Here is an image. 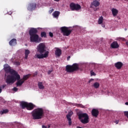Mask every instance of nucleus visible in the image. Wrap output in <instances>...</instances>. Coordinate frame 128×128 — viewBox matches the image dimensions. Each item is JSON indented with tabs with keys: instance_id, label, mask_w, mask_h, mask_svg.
<instances>
[{
	"instance_id": "obj_1",
	"label": "nucleus",
	"mask_w": 128,
	"mask_h": 128,
	"mask_svg": "<svg viewBox=\"0 0 128 128\" xmlns=\"http://www.w3.org/2000/svg\"><path fill=\"white\" fill-rule=\"evenodd\" d=\"M38 34V30L36 28H31L29 30L30 42L38 44L42 42V38H40Z\"/></svg>"
},
{
	"instance_id": "obj_2",
	"label": "nucleus",
	"mask_w": 128,
	"mask_h": 128,
	"mask_svg": "<svg viewBox=\"0 0 128 128\" xmlns=\"http://www.w3.org/2000/svg\"><path fill=\"white\" fill-rule=\"evenodd\" d=\"M33 120H40L44 116V109L37 108L34 109L32 112Z\"/></svg>"
},
{
	"instance_id": "obj_3",
	"label": "nucleus",
	"mask_w": 128,
	"mask_h": 128,
	"mask_svg": "<svg viewBox=\"0 0 128 128\" xmlns=\"http://www.w3.org/2000/svg\"><path fill=\"white\" fill-rule=\"evenodd\" d=\"M78 118L80 122L84 124H88L90 122V117L88 116V114L86 113L79 114H78Z\"/></svg>"
},
{
	"instance_id": "obj_4",
	"label": "nucleus",
	"mask_w": 128,
	"mask_h": 128,
	"mask_svg": "<svg viewBox=\"0 0 128 128\" xmlns=\"http://www.w3.org/2000/svg\"><path fill=\"white\" fill-rule=\"evenodd\" d=\"M20 106L22 110H24L26 108L28 110H32L36 108V105L32 103H28L24 102H22L20 103Z\"/></svg>"
},
{
	"instance_id": "obj_5",
	"label": "nucleus",
	"mask_w": 128,
	"mask_h": 128,
	"mask_svg": "<svg viewBox=\"0 0 128 128\" xmlns=\"http://www.w3.org/2000/svg\"><path fill=\"white\" fill-rule=\"evenodd\" d=\"M79 66L76 63L74 64L72 66L67 65L66 67V70L67 72H74L78 70Z\"/></svg>"
},
{
	"instance_id": "obj_6",
	"label": "nucleus",
	"mask_w": 128,
	"mask_h": 128,
	"mask_svg": "<svg viewBox=\"0 0 128 128\" xmlns=\"http://www.w3.org/2000/svg\"><path fill=\"white\" fill-rule=\"evenodd\" d=\"M60 30L61 32H62L65 36H68L72 34V30H70L66 26L61 27Z\"/></svg>"
},
{
	"instance_id": "obj_7",
	"label": "nucleus",
	"mask_w": 128,
	"mask_h": 128,
	"mask_svg": "<svg viewBox=\"0 0 128 128\" xmlns=\"http://www.w3.org/2000/svg\"><path fill=\"white\" fill-rule=\"evenodd\" d=\"M70 8L72 10H80L82 8L80 5L78 4H74V2H72L70 4Z\"/></svg>"
},
{
	"instance_id": "obj_8",
	"label": "nucleus",
	"mask_w": 128,
	"mask_h": 128,
	"mask_svg": "<svg viewBox=\"0 0 128 128\" xmlns=\"http://www.w3.org/2000/svg\"><path fill=\"white\" fill-rule=\"evenodd\" d=\"M11 76H12V78L14 80V81L16 82V80H20V76L18 74V73L16 70L12 72L11 74Z\"/></svg>"
},
{
	"instance_id": "obj_9",
	"label": "nucleus",
	"mask_w": 128,
	"mask_h": 128,
	"mask_svg": "<svg viewBox=\"0 0 128 128\" xmlns=\"http://www.w3.org/2000/svg\"><path fill=\"white\" fill-rule=\"evenodd\" d=\"M6 82L8 84H14L15 81L12 75H8L6 76Z\"/></svg>"
},
{
	"instance_id": "obj_10",
	"label": "nucleus",
	"mask_w": 128,
	"mask_h": 128,
	"mask_svg": "<svg viewBox=\"0 0 128 128\" xmlns=\"http://www.w3.org/2000/svg\"><path fill=\"white\" fill-rule=\"evenodd\" d=\"M38 48V50L40 54H44V51L46 50H44V48H46V45H44V43L39 44Z\"/></svg>"
},
{
	"instance_id": "obj_11",
	"label": "nucleus",
	"mask_w": 128,
	"mask_h": 128,
	"mask_svg": "<svg viewBox=\"0 0 128 128\" xmlns=\"http://www.w3.org/2000/svg\"><path fill=\"white\" fill-rule=\"evenodd\" d=\"M4 70L6 72V74H12V72H14V70H12L10 68V66L8 65V64H5L4 66Z\"/></svg>"
},
{
	"instance_id": "obj_12",
	"label": "nucleus",
	"mask_w": 128,
	"mask_h": 128,
	"mask_svg": "<svg viewBox=\"0 0 128 128\" xmlns=\"http://www.w3.org/2000/svg\"><path fill=\"white\" fill-rule=\"evenodd\" d=\"M36 4L30 3L28 4L27 9L29 12H32V10H36Z\"/></svg>"
},
{
	"instance_id": "obj_13",
	"label": "nucleus",
	"mask_w": 128,
	"mask_h": 128,
	"mask_svg": "<svg viewBox=\"0 0 128 128\" xmlns=\"http://www.w3.org/2000/svg\"><path fill=\"white\" fill-rule=\"evenodd\" d=\"M74 114V112L72 111H70L68 112V114L66 115V118L68 122V125L72 126V116Z\"/></svg>"
},
{
	"instance_id": "obj_14",
	"label": "nucleus",
	"mask_w": 128,
	"mask_h": 128,
	"mask_svg": "<svg viewBox=\"0 0 128 128\" xmlns=\"http://www.w3.org/2000/svg\"><path fill=\"white\" fill-rule=\"evenodd\" d=\"M124 66V64L122 62H117L114 64V66L117 68V70H120L122 68V66Z\"/></svg>"
},
{
	"instance_id": "obj_15",
	"label": "nucleus",
	"mask_w": 128,
	"mask_h": 128,
	"mask_svg": "<svg viewBox=\"0 0 128 128\" xmlns=\"http://www.w3.org/2000/svg\"><path fill=\"white\" fill-rule=\"evenodd\" d=\"M98 114H100V112H98V110L96 109H93L92 110V116H94L95 118H98Z\"/></svg>"
},
{
	"instance_id": "obj_16",
	"label": "nucleus",
	"mask_w": 128,
	"mask_h": 128,
	"mask_svg": "<svg viewBox=\"0 0 128 128\" xmlns=\"http://www.w3.org/2000/svg\"><path fill=\"white\" fill-rule=\"evenodd\" d=\"M100 0H93V2H92V6L95 8L100 6Z\"/></svg>"
},
{
	"instance_id": "obj_17",
	"label": "nucleus",
	"mask_w": 128,
	"mask_h": 128,
	"mask_svg": "<svg viewBox=\"0 0 128 128\" xmlns=\"http://www.w3.org/2000/svg\"><path fill=\"white\" fill-rule=\"evenodd\" d=\"M111 12H112V14L113 16H114V18L116 16H118V10L116 8H112L111 10Z\"/></svg>"
},
{
	"instance_id": "obj_18",
	"label": "nucleus",
	"mask_w": 128,
	"mask_h": 128,
	"mask_svg": "<svg viewBox=\"0 0 128 128\" xmlns=\"http://www.w3.org/2000/svg\"><path fill=\"white\" fill-rule=\"evenodd\" d=\"M9 44L12 46H14L16 45V38L12 39L10 42Z\"/></svg>"
},
{
	"instance_id": "obj_19",
	"label": "nucleus",
	"mask_w": 128,
	"mask_h": 128,
	"mask_svg": "<svg viewBox=\"0 0 128 128\" xmlns=\"http://www.w3.org/2000/svg\"><path fill=\"white\" fill-rule=\"evenodd\" d=\"M110 46L112 48H118L120 46L116 42H114L111 44Z\"/></svg>"
},
{
	"instance_id": "obj_20",
	"label": "nucleus",
	"mask_w": 128,
	"mask_h": 128,
	"mask_svg": "<svg viewBox=\"0 0 128 128\" xmlns=\"http://www.w3.org/2000/svg\"><path fill=\"white\" fill-rule=\"evenodd\" d=\"M18 82H16V86H21L22 84L24 82V80H22V79H20L19 80H17Z\"/></svg>"
},
{
	"instance_id": "obj_21",
	"label": "nucleus",
	"mask_w": 128,
	"mask_h": 128,
	"mask_svg": "<svg viewBox=\"0 0 128 128\" xmlns=\"http://www.w3.org/2000/svg\"><path fill=\"white\" fill-rule=\"evenodd\" d=\"M55 54L57 56H60V54H62V50L60 48H58L55 52Z\"/></svg>"
},
{
	"instance_id": "obj_22",
	"label": "nucleus",
	"mask_w": 128,
	"mask_h": 128,
	"mask_svg": "<svg viewBox=\"0 0 128 128\" xmlns=\"http://www.w3.org/2000/svg\"><path fill=\"white\" fill-rule=\"evenodd\" d=\"M30 54V52L28 50H25V52H24V54H25V57L24 58L25 60L28 59V54Z\"/></svg>"
},
{
	"instance_id": "obj_23",
	"label": "nucleus",
	"mask_w": 128,
	"mask_h": 128,
	"mask_svg": "<svg viewBox=\"0 0 128 128\" xmlns=\"http://www.w3.org/2000/svg\"><path fill=\"white\" fill-rule=\"evenodd\" d=\"M38 88L40 90H44V86L42 82H38Z\"/></svg>"
},
{
	"instance_id": "obj_24",
	"label": "nucleus",
	"mask_w": 128,
	"mask_h": 128,
	"mask_svg": "<svg viewBox=\"0 0 128 128\" xmlns=\"http://www.w3.org/2000/svg\"><path fill=\"white\" fill-rule=\"evenodd\" d=\"M60 12L55 11L53 13L52 16H53L54 18H58V16H60Z\"/></svg>"
},
{
	"instance_id": "obj_25",
	"label": "nucleus",
	"mask_w": 128,
	"mask_h": 128,
	"mask_svg": "<svg viewBox=\"0 0 128 128\" xmlns=\"http://www.w3.org/2000/svg\"><path fill=\"white\" fill-rule=\"evenodd\" d=\"M9 110L8 109L3 110H2L0 111V114H8Z\"/></svg>"
},
{
	"instance_id": "obj_26",
	"label": "nucleus",
	"mask_w": 128,
	"mask_h": 128,
	"mask_svg": "<svg viewBox=\"0 0 128 128\" xmlns=\"http://www.w3.org/2000/svg\"><path fill=\"white\" fill-rule=\"evenodd\" d=\"M36 58H44V56H42V54H36L35 55Z\"/></svg>"
},
{
	"instance_id": "obj_27",
	"label": "nucleus",
	"mask_w": 128,
	"mask_h": 128,
	"mask_svg": "<svg viewBox=\"0 0 128 128\" xmlns=\"http://www.w3.org/2000/svg\"><path fill=\"white\" fill-rule=\"evenodd\" d=\"M30 74H27V75H25L23 76L22 80H28V78H30Z\"/></svg>"
},
{
	"instance_id": "obj_28",
	"label": "nucleus",
	"mask_w": 128,
	"mask_h": 128,
	"mask_svg": "<svg viewBox=\"0 0 128 128\" xmlns=\"http://www.w3.org/2000/svg\"><path fill=\"white\" fill-rule=\"evenodd\" d=\"M93 86L95 88H100V83L96 82L93 84Z\"/></svg>"
},
{
	"instance_id": "obj_29",
	"label": "nucleus",
	"mask_w": 128,
	"mask_h": 128,
	"mask_svg": "<svg viewBox=\"0 0 128 128\" xmlns=\"http://www.w3.org/2000/svg\"><path fill=\"white\" fill-rule=\"evenodd\" d=\"M40 36L41 38H46V32H41Z\"/></svg>"
},
{
	"instance_id": "obj_30",
	"label": "nucleus",
	"mask_w": 128,
	"mask_h": 128,
	"mask_svg": "<svg viewBox=\"0 0 128 128\" xmlns=\"http://www.w3.org/2000/svg\"><path fill=\"white\" fill-rule=\"evenodd\" d=\"M103 20H104V18H102V16H100V18L98 19V24H102Z\"/></svg>"
},
{
	"instance_id": "obj_31",
	"label": "nucleus",
	"mask_w": 128,
	"mask_h": 128,
	"mask_svg": "<svg viewBox=\"0 0 128 128\" xmlns=\"http://www.w3.org/2000/svg\"><path fill=\"white\" fill-rule=\"evenodd\" d=\"M43 58H48V51H46L44 54H42Z\"/></svg>"
},
{
	"instance_id": "obj_32",
	"label": "nucleus",
	"mask_w": 128,
	"mask_h": 128,
	"mask_svg": "<svg viewBox=\"0 0 128 128\" xmlns=\"http://www.w3.org/2000/svg\"><path fill=\"white\" fill-rule=\"evenodd\" d=\"M12 90H14V92H18V88L16 87H14L12 89Z\"/></svg>"
},
{
	"instance_id": "obj_33",
	"label": "nucleus",
	"mask_w": 128,
	"mask_h": 128,
	"mask_svg": "<svg viewBox=\"0 0 128 128\" xmlns=\"http://www.w3.org/2000/svg\"><path fill=\"white\" fill-rule=\"evenodd\" d=\"M124 114L128 118V111H126L124 112Z\"/></svg>"
},
{
	"instance_id": "obj_34",
	"label": "nucleus",
	"mask_w": 128,
	"mask_h": 128,
	"mask_svg": "<svg viewBox=\"0 0 128 128\" xmlns=\"http://www.w3.org/2000/svg\"><path fill=\"white\" fill-rule=\"evenodd\" d=\"M49 36H50V38H52L54 36V34L52 32H49Z\"/></svg>"
},
{
	"instance_id": "obj_35",
	"label": "nucleus",
	"mask_w": 128,
	"mask_h": 128,
	"mask_svg": "<svg viewBox=\"0 0 128 128\" xmlns=\"http://www.w3.org/2000/svg\"><path fill=\"white\" fill-rule=\"evenodd\" d=\"M54 12V9H51L49 10L48 12L49 14H52V12Z\"/></svg>"
},
{
	"instance_id": "obj_36",
	"label": "nucleus",
	"mask_w": 128,
	"mask_h": 128,
	"mask_svg": "<svg viewBox=\"0 0 128 128\" xmlns=\"http://www.w3.org/2000/svg\"><path fill=\"white\" fill-rule=\"evenodd\" d=\"M52 70H48V74H52Z\"/></svg>"
},
{
	"instance_id": "obj_37",
	"label": "nucleus",
	"mask_w": 128,
	"mask_h": 128,
	"mask_svg": "<svg viewBox=\"0 0 128 128\" xmlns=\"http://www.w3.org/2000/svg\"><path fill=\"white\" fill-rule=\"evenodd\" d=\"M91 76H96V73L94 72H91Z\"/></svg>"
},
{
	"instance_id": "obj_38",
	"label": "nucleus",
	"mask_w": 128,
	"mask_h": 128,
	"mask_svg": "<svg viewBox=\"0 0 128 128\" xmlns=\"http://www.w3.org/2000/svg\"><path fill=\"white\" fill-rule=\"evenodd\" d=\"M118 122H120L118 120H116L114 121V122L116 124H118Z\"/></svg>"
},
{
	"instance_id": "obj_39",
	"label": "nucleus",
	"mask_w": 128,
	"mask_h": 128,
	"mask_svg": "<svg viewBox=\"0 0 128 128\" xmlns=\"http://www.w3.org/2000/svg\"><path fill=\"white\" fill-rule=\"evenodd\" d=\"M5 86H6V84H4L1 86L2 88H4Z\"/></svg>"
},
{
	"instance_id": "obj_40",
	"label": "nucleus",
	"mask_w": 128,
	"mask_h": 128,
	"mask_svg": "<svg viewBox=\"0 0 128 128\" xmlns=\"http://www.w3.org/2000/svg\"><path fill=\"white\" fill-rule=\"evenodd\" d=\"M42 128H48V127H46V126L44 125H42Z\"/></svg>"
},
{
	"instance_id": "obj_41",
	"label": "nucleus",
	"mask_w": 128,
	"mask_h": 128,
	"mask_svg": "<svg viewBox=\"0 0 128 128\" xmlns=\"http://www.w3.org/2000/svg\"><path fill=\"white\" fill-rule=\"evenodd\" d=\"M16 64H17V66H20V62H16Z\"/></svg>"
},
{
	"instance_id": "obj_42",
	"label": "nucleus",
	"mask_w": 128,
	"mask_h": 128,
	"mask_svg": "<svg viewBox=\"0 0 128 128\" xmlns=\"http://www.w3.org/2000/svg\"><path fill=\"white\" fill-rule=\"evenodd\" d=\"M70 56H68L67 58V60H70Z\"/></svg>"
},
{
	"instance_id": "obj_43",
	"label": "nucleus",
	"mask_w": 128,
	"mask_h": 128,
	"mask_svg": "<svg viewBox=\"0 0 128 128\" xmlns=\"http://www.w3.org/2000/svg\"><path fill=\"white\" fill-rule=\"evenodd\" d=\"M78 106H80V108H82L84 106L82 104H78Z\"/></svg>"
},
{
	"instance_id": "obj_44",
	"label": "nucleus",
	"mask_w": 128,
	"mask_h": 128,
	"mask_svg": "<svg viewBox=\"0 0 128 128\" xmlns=\"http://www.w3.org/2000/svg\"><path fill=\"white\" fill-rule=\"evenodd\" d=\"M2 87H0V94L2 92Z\"/></svg>"
},
{
	"instance_id": "obj_45",
	"label": "nucleus",
	"mask_w": 128,
	"mask_h": 128,
	"mask_svg": "<svg viewBox=\"0 0 128 128\" xmlns=\"http://www.w3.org/2000/svg\"><path fill=\"white\" fill-rule=\"evenodd\" d=\"M12 12H8V14H12Z\"/></svg>"
},
{
	"instance_id": "obj_46",
	"label": "nucleus",
	"mask_w": 128,
	"mask_h": 128,
	"mask_svg": "<svg viewBox=\"0 0 128 128\" xmlns=\"http://www.w3.org/2000/svg\"><path fill=\"white\" fill-rule=\"evenodd\" d=\"M92 80H94L93 79H91L90 80H89V83L90 82H92Z\"/></svg>"
},
{
	"instance_id": "obj_47",
	"label": "nucleus",
	"mask_w": 128,
	"mask_h": 128,
	"mask_svg": "<svg viewBox=\"0 0 128 128\" xmlns=\"http://www.w3.org/2000/svg\"><path fill=\"white\" fill-rule=\"evenodd\" d=\"M125 104H126V106H128V102H126L125 103Z\"/></svg>"
},
{
	"instance_id": "obj_48",
	"label": "nucleus",
	"mask_w": 128,
	"mask_h": 128,
	"mask_svg": "<svg viewBox=\"0 0 128 128\" xmlns=\"http://www.w3.org/2000/svg\"><path fill=\"white\" fill-rule=\"evenodd\" d=\"M54 0V2H59L60 0Z\"/></svg>"
},
{
	"instance_id": "obj_49",
	"label": "nucleus",
	"mask_w": 128,
	"mask_h": 128,
	"mask_svg": "<svg viewBox=\"0 0 128 128\" xmlns=\"http://www.w3.org/2000/svg\"><path fill=\"white\" fill-rule=\"evenodd\" d=\"M34 74H35V76H36V74H38V72H36L34 73Z\"/></svg>"
},
{
	"instance_id": "obj_50",
	"label": "nucleus",
	"mask_w": 128,
	"mask_h": 128,
	"mask_svg": "<svg viewBox=\"0 0 128 128\" xmlns=\"http://www.w3.org/2000/svg\"><path fill=\"white\" fill-rule=\"evenodd\" d=\"M125 0L126 2H128V0Z\"/></svg>"
},
{
	"instance_id": "obj_51",
	"label": "nucleus",
	"mask_w": 128,
	"mask_h": 128,
	"mask_svg": "<svg viewBox=\"0 0 128 128\" xmlns=\"http://www.w3.org/2000/svg\"><path fill=\"white\" fill-rule=\"evenodd\" d=\"M48 128H50V126H48Z\"/></svg>"
},
{
	"instance_id": "obj_52",
	"label": "nucleus",
	"mask_w": 128,
	"mask_h": 128,
	"mask_svg": "<svg viewBox=\"0 0 128 128\" xmlns=\"http://www.w3.org/2000/svg\"><path fill=\"white\" fill-rule=\"evenodd\" d=\"M97 9H96L95 11Z\"/></svg>"
}]
</instances>
